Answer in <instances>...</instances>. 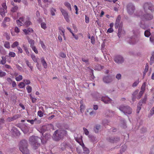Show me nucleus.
I'll list each match as a JSON object with an SVG mask.
<instances>
[{
	"label": "nucleus",
	"mask_w": 154,
	"mask_h": 154,
	"mask_svg": "<svg viewBox=\"0 0 154 154\" xmlns=\"http://www.w3.org/2000/svg\"><path fill=\"white\" fill-rule=\"evenodd\" d=\"M136 16L137 17H139L142 21H146L150 20H152L153 18V16L152 14L146 13L143 15L142 12L140 11L136 14Z\"/></svg>",
	"instance_id": "nucleus-1"
},
{
	"label": "nucleus",
	"mask_w": 154,
	"mask_h": 154,
	"mask_svg": "<svg viewBox=\"0 0 154 154\" xmlns=\"http://www.w3.org/2000/svg\"><path fill=\"white\" fill-rule=\"evenodd\" d=\"M19 149L23 154H29V150L27 149V143L26 140H21L20 143Z\"/></svg>",
	"instance_id": "nucleus-2"
},
{
	"label": "nucleus",
	"mask_w": 154,
	"mask_h": 154,
	"mask_svg": "<svg viewBox=\"0 0 154 154\" xmlns=\"http://www.w3.org/2000/svg\"><path fill=\"white\" fill-rule=\"evenodd\" d=\"M41 140L40 137H38L32 136L29 138V141L30 143L33 146V148L36 149L40 146V144L38 142Z\"/></svg>",
	"instance_id": "nucleus-3"
},
{
	"label": "nucleus",
	"mask_w": 154,
	"mask_h": 154,
	"mask_svg": "<svg viewBox=\"0 0 154 154\" xmlns=\"http://www.w3.org/2000/svg\"><path fill=\"white\" fill-rule=\"evenodd\" d=\"M65 131L61 130L56 131L53 135V138L55 141H58L62 137L63 135V132Z\"/></svg>",
	"instance_id": "nucleus-4"
},
{
	"label": "nucleus",
	"mask_w": 154,
	"mask_h": 154,
	"mask_svg": "<svg viewBox=\"0 0 154 154\" xmlns=\"http://www.w3.org/2000/svg\"><path fill=\"white\" fill-rule=\"evenodd\" d=\"M119 109L125 114H130L132 113V109L129 106L122 105L119 107Z\"/></svg>",
	"instance_id": "nucleus-5"
},
{
	"label": "nucleus",
	"mask_w": 154,
	"mask_h": 154,
	"mask_svg": "<svg viewBox=\"0 0 154 154\" xmlns=\"http://www.w3.org/2000/svg\"><path fill=\"white\" fill-rule=\"evenodd\" d=\"M143 8L145 12L149 10L153 12L154 11V6L151 3H145L143 6Z\"/></svg>",
	"instance_id": "nucleus-6"
},
{
	"label": "nucleus",
	"mask_w": 154,
	"mask_h": 154,
	"mask_svg": "<svg viewBox=\"0 0 154 154\" xmlns=\"http://www.w3.org/2000/svg\"><path fill=\"white\" fill-rule=\"evenodd\" d=\"M96 110V105H94L93 109L89 108L87 110L86 114L87 113H89L91 116H93L95 115V110Z\"/></svg>",
	"instance_id": "nucleus-7"
},
{
	"label": "nucleus",
	"mask_w": 154,
	"mask_h": 154,
	"mask_svg": "<svg viewBox=\"0 0 154 154\" xmlns=\"http://www.w3.org/2000/svg\"><path fill=\"white\" fill-rule=\"evenodd\" d=\"M60 11L66 22H69L70 21L68 13L62 8L60 9Z\"/></svg>",
	"instance_id": "nucleus-8"
},
{
	"label": "nucleus",
	"mask_w": 154,
	"mask_h": 154,
	"mask_svg": "<svg viewBox=\"0 0 154 154\" xmlns=\"http://www.w3.org/2000/svg\"><path fill=\"white\" fill-rule=\"evenodd\" d=\"M127 10L128 13L129 14H131L134 11V6L131 3H129L127 5Z\"/></svg>",
	"instance_id": "nucleus-9"
},
{
	"label": "nucleus",
	"mask_w": 154,
	"mask_h": 154,
	"mask_svg": "<svg viewBox=\"0 0 154 154\" xmlns=\"http://www.w3.org/2000/svg\"><path fill=\"white\" fill-rule=\"evenodd\" d=\"M2 60L0 61V63L2 65H4L6 63V59H7V61L9 63L11 62V58L9 57L8 55H6L5 57L2 56Z\"/></svg>",
	"instance_id": "nucleus-10"
},
{
	"label": "nucleus",
	"mask_w": 154,
	"mask_h": 154,
	"mask_svg": "<svg viewBox=\"0 0 154 154\" xmlns=\"http://www.w3.org/2000/svg\"><path fill=\"white\" fill-rule=\"evenodd\" d=\"M124 59L120 55H116L114 58V61L116 63H121L124 61Z\"/></svg>",
	"instance_id": "nucleus-11"
},
{
	"label": "nucleus",
	"mask_w": 154,
	"mask_h": 154,
	"mask_svg": "<svg viewBox=\"0 0 154 154\" xmlns=\"http://www.w3.org/2000/svg\"><path fill=\"white\" fill-rule=\"evenodd\" d=\"M11 131L13 134L14 135L17 136H19L20 135V131L17 130V128L15 127H13L12 128Z\"/></svg>",
	"instance_id": "nucleus-12"
},
{
	"label": "nucleus",
	"mask_w": 154,
	"mask_h": 154,
	"mask_svg": "<svg viewBox=\"0 0 154 154\" xmlns=\"http://www.w3.org/2000/svg\"><path fill=\"white\" fill-rule=\"evenodd\" d=\"M103 81L105 83H109L112 81V79L111 77L107 76L103 78Z\"/></svg>",
	"instance_id": "nucleus-13"
},
{
	"label": "nucleus",
	"mask_w": 154,
	"mask_h": 154,
	"mask_svg": "<svg viewBox=\"0 0 154 154\" xmlns=\"http://www.w3.org/2000/svg\"><path fill=\"white\" fill-rule=\"evenodd\" d=\"M101 100L106 103H110L111 102V99L107 97H102Z\"/></svg>",
	"instance_id": "nucleus-14"
},
{
	"label": "nucleus",
	"mask_w": 154,
	"mask_h": 154,
	"mask_svg": "<svg viewBox=\"0 0 154 154\" xmlns=\"http://www.w3.org/2000/svg\"><path fill=\"white\" fill-rule=\"evenodd\" d=\"M23 17H20L19 20H17V23L18 26H21L24 24Z\"/></svg>",
	"instance_id": "nucleus-15"
},
{
	"label": "nucleus",
	"mask_w": 154,
	"mask_h": 154,
	"mask_svg": "<svg viewBox=\"0 0 154 154\" xmlns=\"http://www.w3.org/2000/svg\"><path fill=\"white\" fill-rule=\"evenodd\" d=\"M119 139L118 137H109V141L112 143H114L116 141L119 140Z\"/></svg>",
	"instance_id": "nucleus-16"
},
{
	"label": "nucleus",
	"mask_w": 154,
	"mask_h": 154,
	"mask_svg": "<svg viewBox=\"0 0 154 154\" xmlns=\"http://www.w3.org/2000/svg\"><path fill=\"white\" fill-rule=\"evenodd\" d=\"M120 23H117L116 22L115 24V27L116 29H117L119 27V30H118V35L119 37V35L121 33V29H122V27L120 25L119 26Z\"/></svg>",
	"instance_id": "nucleus-17"
},
{
	"label": "nucleus",
	"mask_w": 154,
	"mask_h": 154,
	"mask_svg": "<svg viewBox=\"0 0 154 154\" xmlns=\"http://www.w3.org/2000/svg\"><path fill=\"white\" fill-rule=\"evenodd\" d=\"M82 147L84 153L85 154H88L89 153V150L85 146L84 143H82Z\"/></svg>",
	"instance_id": "nucleus-18"
},
{
	"label": "nucleus",
	"mask_w": 154,
	"mask_h": 154,
	"mask_svg": "<svg viewBox=\"0 0 154 154\" xmlns=\"http://www.w3.org/2000/svg\"><path fill=\"white\" fill-rule=\"evenodd\" d=\"M41 63L43 66L44 68L45 69H46L47 68V65L46 63L45 59L44 58L42 57L41 58Z\"/></svg>",
	"instance_id": "nucleus-19"
},
{
	"label": "nucleus",
	"mask_w": 154,
	"mask_h": 154,
	"mask_svg": "<svg viewBox=\"0 0 154 154\" xmlns=\"http://www.w3.org/2000/svg\"><path fill=\"white\" fill-rule=\"evenodd\" d=\"M6 10L2 8H0V14L2 17H5V14L6 13Z\"/></svg>",
	"instance_id": "nucleus-20"
},
{
	"label": "nucleus",
	"mask_w": 154,
	"mask_h": 154,
	"mask_svg": "<svg viewBox=\"0 0 154 154\" xmlns=\"http://www.w3.org/2000/svg\"><path fill=\"white\" fill-rule=\"evenodd\" d=\"M139 91L138 90H136L132 94L133 97H132V100L134 101L135 99L136 95L138 93Z\"/></svg>",
	"instance_id": "nucleus-21"
},
{
	"label": "nucleus",
	"mask_w": 154,
	"mask_h": 154,
	"mask_svg": "<svg viewBox=\"0 0 154 154\" xmlns=\"http://www.w3.org/2000/svg\"><path fill=\"white\" fill-rule=\"evenodd\" d=\"M23 47L26 54L28 56L29 55V52L28 49L27 47L24 45H23Z\"/></svg>",
	"instance_id": "nucleus-22"
},
{
	"label": "nucleus",
	"mask_w": 154,
	"mask_h": 154,
	"mask_svg": "<svg viewBox=\"0 0 154 154\" xmlns=\"http://www.w3.org/2000/svg\"><path fill=\"white\" fill-rule=\"evenodd\" d=\"M56 11V10L55 9L51 8H50V13L51 14L52 16H54L55 15V12Z\"/></svg>",
	"instance_id": "nucleus-23"
},
{
	"label": "nucleus",
	"mask_w": 154,
	"mask_h": 154,
	"mask_svg": "<svg viewBox=\"0 0 154 154\" xmlns=\"http://www.w3.org/2000/svg\"><path fill=\"white\" fill-rule=\"evenodd\" d=\"M88 137L91 142H94L95 141V138L93 136L90 134L88 135Z\"/></svg>",
	"instance_id": "nucleus-24"
},
{
	"label": "nucleus",
	"mask_w": 154,
	"mask_h": 154,
	"mask_svg": "<svg viewBox=\"0 0 154 154\" xmlns=\"http://www.w3.org/2000/svg\"><path fill=\"white\" fill-rule=\"evenodd\" d=\"M19 45V42L17 41H15L11 45V47L12 48H14L16 47H17Z\"/></svg>",
	"instance_id": "nucleus-25"
},
{
	"label": "nucleus",
	"mask_w": 154,
	"mask_h": 154,
	"mask_svg": "<svg viewBox=\"0 0 154 154\" xmlns=\"http://www.w3.org/2000/svg\"><path fill=\"white\" fill-rule=\"evenodd\" d=\"M16 55V54L13 52H10L8 54V56L10 58V57H14Z\"/></svg>",
	"instance_id": "nucleus-26"
},
{
	"label": "nucleus",
	"mask_w": 154,
	"mask_h": 154,
	"mask_svg": "<svg viewBox=\"0 0 154 154\" xmlns=\"http://www.w3.org/2000/svg\"><path fill=\"white\" fill-rule=\"evenodd\" d=\"M4 46L7 49H9L10 48V44L9 42H5L4 44Z\"/></svg>",
	"instance_id": "nucleus-27"
},
{
	"label": "nucleus",
	"mask_w": 154,
	"mask_h": 154,
	"mask_svg": "<svg viewBox=\"0 0 154 154\" xmlns=\"http://www.w3.org/2000/svg\"><path fill=\"white\" fill-rule=\"evenodd\" d=\"M113 113L112 111H107L106 113V116L110 117L111 116L112 114H113Z\"/></svg>",
	"instance_id": "nucleus-28"
},
{
	"label": "nucleus",
	"mask_w": 154,
	"mask_h": 154,
	"mask_svg": "<svg viewBox=\"0 0 154 154\" xmlns=\"http://www.w3.org/2000/svg\"><path fill=\"white\" fill-rule=\"evenodd\" d=\"M75 140L77 142H78L80 144V145L82 146V143H84L83 142V141L82 138L79 139L76 138L75 139Z\"/></svg>",
	"instance_id": "nucleus-29"
},
{
	"label": "nucleus",
	"mask_w": 154,
	"mask_h": 154,
	"mask_svg": "<svg viewBox=\"0 0 154 154\" xmlns=\"http://www.w3.org/2000/svg\"><path fill=\"white\" fill-rule=\"evenodd\" d=\"M23 79V76L21 75H19V76L15 77V79L17 82H19Z\"/></svg>",
	"instance_id": "nucleus-30"
},
{
	"label": "nucleus",
	"mask_w": 154,
	"mask_h": 154,
	"mask_svg": "<svg viewBox=\"0 0 154 154\" xmlns=\"http://www.w3.org/2000/svg\"><path fill=\"white\" fill-rule=\"evenodd\" d=\"M20 115L19 114L14 115L13 116L11 117L13 121L17 119L18 118L20 117Z\"/></svg>",
	"instance_id": "nucleus-31"
},
{
	"label": "nucleus",
	"mask_w": 154,
	"mask_h": 154,
	"mask_svg": "<svg viewBox=\"0 0 154 154\" xmlns=\"http://www.w3.org/2000/svg\"><path fill=\"white\" fill-rule=\"evenodd\" d=\"M24 23L26 26H29L32 24L31 22L29 20V19H28V20H26Z\"/></svg>",
	"instance_id": "nucleus-32"
},
{
	"label": "nucleus",
	"mask_w": 154,
	"mask_h": 154,
	"mask_svg": "<svg viewBox=\"0 0 154 154\" xmlns=\"http://www.w3.org/2000/svg\"><path fill=\"white\" fill-rule=\"evenodd\" d=\"M5 123V121L4 119L3 118H1L0 119V129H1L2 127L1 125L4 124Z\"/></svg>",
	"instance_id": "nucleus-33"
},
{
	"label": "nucleus",
	"mask_w": 154,
	"mask_h": 154,
	"mask_svg": "<svg viewBox=\"0 0 154 154\" xmlns=\"http://www.w3.org/2000/svg\"><path fill=\"white\" fill-rule=\"evenodd\" d=\"M18 86L20 88H23L25 86V84L23 82H21L18 85Z\"/></svg>",
	"instance_id": "nucleus-34"
},
{
	"label": "nucleus",
	"mask_w": 154,
	"mask_h": 154,
	"mask_svg": "<svg viewBox=\"0 0 154 154\" xmlns=\"http://www.w3.org/2000/svg\"><path fill=\"white\" fill-rule=\"evenodd\" d=\"M146 84V83L145 82H144L142 84V85L141 88V91H142L143 92H144L145 89Z\"/></svg>",
	"instance_id": "nucleus-35"
},
{
	"label": "nucleus",
	"mask_w": 154,
	"mask_h": 154,
	"mask_svg": "<svg viewBox=\"0 0 154 154\" xmlns=\"http://www.w3.org/2000/svg\"><path fill=\"white\" fill-rule=\"evenodd\" d=\"M28 42L30 45V47H32L34 46V41L32 39H29L28 40Z\"/></svg>",
	"instance_id": "nucleus-36"
},
{
	"label": "nucleus",
	"mask_w": 154,
	"mask_h": 154,
	"mask_svg": "<svg viewBox=\"0 0 154 154\" xmlns=\"http://www.w3.org/2000/svg\"><path fill=\"white\" fill-rule=\"evenodd\" d=\"M144 35L146 37H149L150 35V32L148 30H146L145 32Z\"/></svg>",
	"instance_id": "nucleus-37"
},
{
	"label": "nucleus",
	"mask_w": 154,
	"mask_h": 154,
	"mask_svg": "<svg viewBox=\"0 0 154 154\" xmlns=\"http://www.w3.org/2000/svg\"><path fill=\"white\" fill-rule=\"evenodd\" d=\"M18 7L17 6H15L12 7L11 9V11L12 12H16L18 10Z\"/></svg>",
	"instance_id": "nucleus-38"
},
{
	"label": "nucleus",
	"mask_w": 154,
	"mask_h": 154,
	"mask_svg": "<svg viewBox=\"0 0 154 154\" xmlns=\"http://www.w3.org/2000/svg\"><path fill=\"white\" fill-rule=\"evenodd\" d=\"M26 90L28 93H30L31 92L32 90V88L31 86H28L26 88Z\"/></svg>",
	"instance_id": "nucleus-39"
},
{
	"label": "nucleus",
	"mask_w": 154,
	"mask_h": 154,
	"mask_svg": "<svg viewBox=\"0 0 154 154\" xmlns=\"http://www.w3.org/2000/svg\"><path fill=\"white\" fill-rule=\"evenodd\" d=\"M6 75V73L4 72H3L0 70V77H2L5 76Z\"/></svg>",
	"instance_id": "nucleus-40"
},
{
	"label": "nucleus",
	"mask_w": 154,
	"mask_h": 154,
	"mask_svg": "<svg viewBox=\"0 0 154 154\" xmlns=\"http://www.w3.org/2000/svg\"><path fill=\"white\" fill-rule=\"evenodd\" d=\"M67 146L66 144L65 143H62L61 144V148L62 150H63L66 148Z\"/></svg>",
	"instance_id": "nucleus-41"
},
{
	"label": "nucleus",
	"mask_w": 154,
	"mask_h": 154,
	"mask_svg": "<svg viewBox=\"0 0 154 154\" xmlns=\"http://www.w3.org/2000/svg\"><path fill=\"white\" fill-rule=\"evenodd\" d=\"M83 130L84 131V133L86 135H88L89 134V132L88 131V130L85 128H83Z\"/></svg>",
	"instance_id": "nucleus-42"
},
{
	"label": "nucleus",
	"mask_w": 154,
	"mask_h": 154,
	"mask_svg": "<svg viewBox=\"0 0 154 154\" xmlns=\"http://www.w3.org/2000/svg\"><path fill=\"white\" fill-rule=\"evenodd\" d=\"M26 63L28 66L31 69H32V66L31 64L29 62V61L28 60H26Z\"/></svg>",
	"instance_id": "nucleus-43"
},
{
	"label": "nucleus",
	"mask_w": 154,
	"mask_h": 154,
	"mask_svg": "<svg viewBox=\"0 0 154 154\" xmlns=\"http://www.w3.org/2000/svg\"><path fill=\"white\" fill-rule=\"evenodd\" d=\"M31 57L34 62H37V59L34 55L32 54L31 55Z\"/></svg>",
	"instance_id": "nucleus-44"
},
{
	"label": "nucleus",
	"mask_w": 154,
	"mask_h": 154,
	"mask_svg": "<svg viewBox=\"0 0 154 154\" xmlns=\"http://www.w3.org/2000/svg\"><path fill=\"white\" fill-rule=\"evenodd\" d=\"M146 100V97L145 96V97L142 100L140 101L139 103V105H141V103H145Z\"/></svg>",
	"instance_id": "nucleus-45"
},
{
	"label": "nucleus",
	"mask_w": 154,
	"mask_h": 154,
	"mask_svg": "<svg viewBox=\"0 0 154 154\" xmlns=\"http://www.w3.org/2000/svg\"><path fill=\"white\" fill-rule=\"evenodd\" d=\"M41 26L42 29H45L47 28L46 25V23L44 22H43L41 23Z\"/></svg>",
	"instance_id": "nucleus-46"
},
{
	"label": "nucleus",
	"mask_w": 154,
	"mask_h": 154,
	"mask_svg": "<svg viewBox=\"0 0 154 154\" xmlns=\"http://www.w3.org/2000/svg\"><path fill=\"white\" fill-rule=\"evenodd\" d=\"M37 114L40 117H42L43 116V113L41 110H39L38 111Z\"/></svg>",
	"instance_id": "nucleus-47"
},
{
	"label": "nucleus",
	"mask_w": 154,
	"mask_h": 154,
	"mask_svg": "<svg viewBox=\"0 0 154 154\" xmlns=\"http://www.w3.org/2000/svg\"><path fill=\"white\" fill-rule=\"evenodd\" d=\"M30 98L32 100V103H35L36 101V99L35 98L33 97L31 94L29 95Z\"/></svg>",
	"instance_id": "nucleus-48"
},
{
	"label": "nucleus",
	"mask_w": 154,
	"mask_h": 154,
	"mask_svg": "<svg viewBox=\"0 0 154 154\" xmlns=\"http://www.w3.org/2000/svg\"><path fill=\"white\" fill-rule=\"evenodd\" d=\"M31 48H32L33 51H34L35 53H38V51L35 46H34L32 47H31Z\"/></svg>",
	"instance_id": "nucleus-49"
},
{
	"label": "nucleus",
	"mask_w": 154,
	"mask_h": 154,
	"mask_svg": "<svg viewBox=\"0 0 154 154\" xmlns=\"http://www.w3.org/2000/svg\"><path fill=\"white\" fill-rule=\"evenodd\" d=\"M103 67L100 65H98L97 66V70L100 71L103 69Z\"/></svg>",
	"instance_id": "nucleus-50"
},
{
	"label": "nucleus",
	"mask_w": 154,
	"mask_h": 154,
	"mask_svg": "<svg viewBox=\"0 0 154 154\" xmlns=\"http://www.w3.org/2000/svg\"><path fill=\"white\" fill-rule=\"evenodd\" d=\"M143 93V92L140 91L139 92V95L137 97V99H139L141 97Z\"/></svg>",
	"instance_id": "nucleus-51"
},
{
	"label": "nucleus",
	"mask_w": 154,
	"mask_h": 154,
	"mask_svg": "<svg viewBox=\"0 0 154 154\" xmlns=\"http://www.w3.org/2000/svg\"><path fill=\"white\" fill-rule=\"evenodd\" d=\"M64 5L68 8H71V6L70 4L69 3L67 2H66L64 3Z\"/></svg>",
	"instance_id": "nucleus-52"
},
{
	"label": "nucleus",
	"mask_w": 154,
	"mask_h": 154,
	"mask_svg": "<svg viewBox=\"0 0 154 154\" xmlns=\"http://www.w3.org/2000/svg\"><path fill=\"white\" fill-rule=\"evenodd\" d=\"M154 61V55H152V56L151 57L150 59V64L152 65V63H153Z\"/></svg>",
	"instance_id": "nucleus-53"
},
{
	"label": "nucleus",
	"mask_w": 154,
	"mask_h": 154,
	"mask_svg": "<svg viewBox=\"0 0 154 154\" xmlns=\"http://www.w3.org/2000/svg\"><path fill=\"white\" fill-rule=\"evenodd\" d=\"M64 32H65V31L64 30H62L61 31V32L60 33V34L61 35H62L64 38V39L65 40H66V38L65 37V35H64Z\"/></svg>",
	"instance_id": "nucleus-54"
},
{
	"label": "nucleus",
	"mask_w": 154,
	"mask_h": 154,
	"mask_svg": "<svg viewBox=\"0 0 154 154\" xmlns=\"http://www.w3.org/2000/svg\"><path fill=\"white\" fill-rule=\"evenodd\" d=\"M23 82H24L26 85H29L30 83V81L29 80L24 79Z\"/></svg>",
	"instance_id": "nucleus-55"
},
{
	"label": "nucleus",
	"mask_w": 154,
	"mask_h": 154,
	"mask_svg": "<svg viewBox=\"0 0 154 154\" xmlns=\"http://www.w3.org/2000/svg\"><path fill=\"white\" fill-rule=\"evenodd\" d=\"M121 19V16L120 15H119L117 17L116 22L120 23Z\"/></svg>",
	"instance_id": "nucleus-56"
},
{
	"label": "nucleus",
	"mask_w": 154,
	"mask_h": 154,
	"mask_svg": "<svg viewBox=\"0 0 154 154\" xmlns=\"http://www.w3.org/2000/svg\"><path fill=\"white\" fill-rule=\"evenodd\" d=\"M17 49L18 50V53H22L23 52L22 49L20 47L18 46L17 47Z\"/></svg>",
	"instance_id": "nucleus-57"
},
{
	"label": "nucleus",
	"mask_w": 154,
	"mask_h": 154,
	"mask_svg": "<svg viewBox=\"0 0 154 154\" xmlns=\"http://www.w3.org/2000/svg\"><path fill=\"white\" fill-rule=\"evenodd\" d=\"M142 22L141 21L140 24V27H141L142 28L145 29L146 28V26L144 24H142Z\"/></svg>",
	"instance_id": "nucleus-58"
},
{
	"label": "nucleus",
	"mask_w": 154,
	"mask_h": 154,
	"mask_svg": "<svg viewBox=\"0 0 154 154\" xmlns=\"http://www.w3.org/2000/svg\"><path fill=\"white\" fill-rule=\"evenodd\" d=\"M10 19L8 17H5L4 18V22L5 23H6V22H8L10 21Z\"/></svg>",
	"instance_id": "nucleus-59"
},
{
	"label": "nucleus",
	"mask_w": 154,
	"mask_h": 154,
	"mask_svg": "<svg viewBox=\"0 0 154 154\" xmlns=\"http://www.w3.org/2000/svg\"><path fill=\"white\" fill-rule=\"evenodd\" d=\"M95 40L94 37L92 36L91 38V42L92 44H94L95 43Z\"/></svg>",
	"instance_id": "nucleus-60"
},
{
	"label": "nucleus",
	"mask_w": 154,
	"mask_h": 154,
	"mask_svg": "<svg viewBox=\"0 0 154 154\" xmlns=\"http://www.w3.org/2000/svg\"><path fill=\"white\" fill-rule=\"evenodd\" d=\"M7 81L9 84H11L13 82L12 80L10 78H8L7 79Z\"/></svg>",
	"instance_id": "nucleus-61"
},
{
	"label": "nucleus",
	"mask_w": 154,
	"mask_h": 154,
	"mask_svg": "<svg viewBox=\"0 0 154 154\" xmlns=\"http://www.w3.org/2000/svg\"><path fill=\"white\" fill-rule=\"evenodd\" d=\"M139 82V81H137L135 82L133 84L132 86L133 87H136L138 84Z\"/></svg>",
	"instance_id": "nucleus-62"
},
{
	"label": "nucleus",
	"mask_w": 154,
	"mask_h": 154,
	"mask_svg": "<svg viewBox=\"0 0 154 154\" xmlns=\"http://www.w3.org/2000/svg\"><path fill=\"white\" fill-rule=\"evenodd\" d=\"M85 22L86 23H89V17H87V16L85 15Z\"/></svg>",
	"instance_id": "nucleus-63"
},
{
	"label": "nucleus",
	"mask_w": 154,
	"mask_h": 154,
	"mask_svg": "<svg viewBox=\"0 0 154 154\" xmlns=\"http://www.w3.org/2000/svg\"><path fill=\"white\" fill-rule=\"evenodd\" d=\"M150 40L152 43H154V37L151 36L150 37Z\"/></svg>",
	"instance_id": "nucleus-64"
}]
</instances>
